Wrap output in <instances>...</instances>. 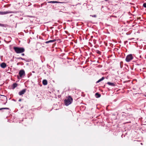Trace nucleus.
<instances>
[{
    "mask_svg": "<svg viewBox=\"0 0 146 146\" xmlns=\"http://www.w3.org/2000/svg\"><path fill=\"white\" fill-rule=\"evenodd\" d=\"M17 86V84H14L13 85V88H14Z\"/></svg>",
    "mask_w": 146,
    "mask_h": 146,
    "instance_id": "f8f14e48",
    "label": "nucleus"
},
{
    "mask_svg": "<svg viewBox=\"0 0 146 146\" xmlns=\"http://www.w3.org/2000/svg\"><path fill=\"white\" fill-rule=\"evenodd\" d=\"M49 3H60V2H59L56 1H51L48 2Z\"/></svg>",
    "mask_w": 146,
    "mask_h": 146,
    "instance_id": "9d476101",
    "label": "nucleus"
},
{
    "mask_svg": "<svg viewBox=\"0 0 146 146\" xmlns=\"http://www.w3.org/2000/svg\"><path fill=\"white\" fill-rule=\"evenodd\" d=\"M107 84H108L109 85L112 86H114L115 85L113 83L110 82H108L107 83Z\"/></svg>",
    "mask_w": 146,
    "mask_h": 146,
    "instance_id": "6e6552de",
    "label": "nucleus"
},
{
    "mask_svg": "<svg viewBox=\"0 0 146 146\" xmlns=\"http://www.w3.org/2000/svg\"><path fill=\"white\" fill-rule=\"evenodd\" d=\"M54 41V40H50L48 41H47L46 42V43H48L49 42H53Z\"/></svg>",
    "mask_w": 146,
    "mask_h": 146,
    "instance_id": "9b49d317",
    "label": "nucleus"
},
{
    "mask_svg": "<svg viewBox=\"0 0 146 146\" xmlns=\"http://www.w3.org/2000/svg\"><path fill=\"white\" fill-rule=\"evenodd\" d=\"M104 77H102L98 81H97V83H98V82H101V81L104 80Z\"/></svg>",
    "mask_w": 146,
    "mask_h": 146,
    "instance_id": "1a4fd4ad",
    "label": "nucleus"
},
{
    "mask_svg": "<svg viewBox=\"0 0 146 146\" xmlns=\"http://www.w3.org/2000/svg\"><path fill=\"white\" fill-rule=\"evenodd\" d=\"M24 55V54H22V55Z\"/></svg>",
    "mask_w": 146,
    "mask_h": 146,
    "instance_id": "a211bd4d",
    "label": "nucleus"
},
{
    "mask_svg": "<svg viewBox=\"0 0 146 146\" xmlns=\"http://www.w3.org/2000/svg\"><path fill=\"white\" fill-rule=\"evenodd\" d=\"M14 49L17 53H20L23 52L25 50L24 48H19L17 47H14Z\"/></svg>",
    "mask_w": 146,
    "mask_h": 146,
    "instance_id": "f03ea898",
    "label": "nucleus"
},
{
    "mask_svg": "<svg viewBox=\"0 0 146 146\" xmlns=\"http://www.w3.org/2000/svg\"><path fill=\"white\" fill-rule=\"evenodd\" d=\"M6 13H3V12L1 13V14H6Z\"/></svg>",
    "mask_w": 146,
    "mask_h": 146,
    "instance_id": "f3484780",
    "label": "nucleus"
},
{
    "mask_svg": "<svg viewBox=\"0 0 146 146\" xmlns=\"http://www.w3.org/2000/svg\"><path fill=\"white\" fill-rule=\"evenodd\" d=\"M133 58L132 54H130L128 55L126 57L125 60L127 62H129Z\"/></svg>",
    "mask_w": 146,
    "mask_h": 146,
    "instance_id": "20e7f679",
    "label": "nucleus"
},
{
    "mask_svg": "<svg viewBox=\"0 0 146 146\" xmlns=\"http://www.w3.org/2000/svg\"><path fill=\"white\" fill-rule=\"evenodd\" d=\"M1 67L3 68H4L6 66V64L4 63H2L1 64Z\"/></svg>",
    "mask_w": 146,
    "mask_h": 146,
    "instance_id": "423d86ee",
    "label": "nucleus"
},
{
    "mask_svg": "<svg viewBox=\"0 0 146 146\" xmlns=\"http://www.w3.org/2000/svg\"><path fill=\"white\" fill-rule=\"evenodd\" d=\"M72 102V99L70 96H69L67 99L64 100V103L65 105L68 106Z\"/></svg>",
    "mask_w": 146,
    "mask_h": 146,
    "instance_id": "f257e3e1",
    "label": "nucleus"
},
{
    "mask_svg": "<svg viewBox=\"0 0 146 146\" xmlns=\"http://www.w3.org/2000/svg\"><path fill=\"white\" fill-rule=\"evenodd\" d=\"M143 6L144 7L146 8V3H144L143 4Z\"/></svg>",
    "mask_w": 146,
    "mask_h": 146,
    "instance_id": "4468645a",
    "label": "nucleus"
},
{
    "mask_svg": "<svg viewBox=\"0 0 146 146\" xmlns=\"http://www.w3.org/2000/svg\"><path fill=\"white\" fill-rule=\"evenodd\" d=\"M96 96H97L98 97H100V94H98V93H96Z\"/></svg>",
    "mask_w": 146,
    "mask_h": 146,
    "instance_id": "ddd939ff",
    "label": "nucleus"
},
{
    "mask_svg": "<svg viewBox=\"0 0 146 146\" xmlns=\"http://www.w3.org/2000/svg\"><path fill=\"white\" fill-rule=\"evenodd\" d=\"M19 101H21V99H20V100H19Z\"/></svg>",
    "mask_w": 146,
    "mask_h": 146,
    "instance_id": "6ab92c4d",
    "label": "nucleus"
},
{
    "mask_svg": "<svg viewBox=\"0 0 146 146\" xmlns=\"http://www.w3.org/2000/svg\"><path fill=\"white\" fill-rule=\"evenodd\" d=\"M25 90H22L20 92H19V95H21L22 94H24L25 93Z\"/></svg>",
    "mask_w": 146,
    "mask_h": 146,
    "instance_id": "39448f33",
    "label": "nucleus"
},
{
    "mask_svg": "<svg viewBox=\"0 0 146 146\" xmlns=\"http://www.w3.org/2000/svg\"><path fill=\"white\" fill-rule=\"evenodd\" d=\"M43 84L44 85H46L47 84V82L46 80H44L42 81Z\"/></svg>",
    "mask_w": 146,
    "mask_h": 146,
    "instance_id": "0eeeda50",
    "label": "nucleus"
},
{
    "mask_svg": "<svg viewBox=\"0 0 146 146\" xmlns=\"http://www.w3.org/2000/svg\"><path fill=\"white\" fill-rule=\"evenodd\" d=\"M19 76H17V78L18 79H20L22 77L24 76L25 75V72L23 70H21L19 72Z\"/></svg>",
    "mask_w": 146,
    "mask_h": 146,
    "instance_id": "7ed1b4c3",
    "label": "nucleus"
},
{
    "mask_svg": "<svg viewBox=\"0 0 146 146\" xmlns=\"http://www.w3.org/2000/svg\"><path fill=\"white\" fill-rule=\"evenodd\" d=\"M145 96L146 97V96Z\"/></svg>",
    "mask_w": 146,
    "mask_h": 146,
    "instance_id": "aec40b11",
    "label": "nucleus"
},
{
    "mask_svg": "<svg viewBox=\"0 0 146 146\" xmlns=\"http://www.w3.org/2000/svg\"><path fill=\"white\" fill-rule=\"evenodd\" d=\"M92 17H96V15H93L92 16Z\"/></svg>",
    "mask_w": 146,
    "mask_h": 146,
    "instance_id": "2eb2a0df",
    "label": "nucleus"
},
{
    "mask_svg": "<svg viewBox=\"0 0 146 146\" xmlns=\"http://www.w3.org/2000/svg\"><path fill=\"white\" fill-rule=\"evenodd\" d=\"M1 109H8V108H2Z\"/></svg>",
    "mask_w": 146,
    "mask_h": 146,
    "instance_id": "dca6fc26",
    "label": "nucleus"
}]
</instances>
